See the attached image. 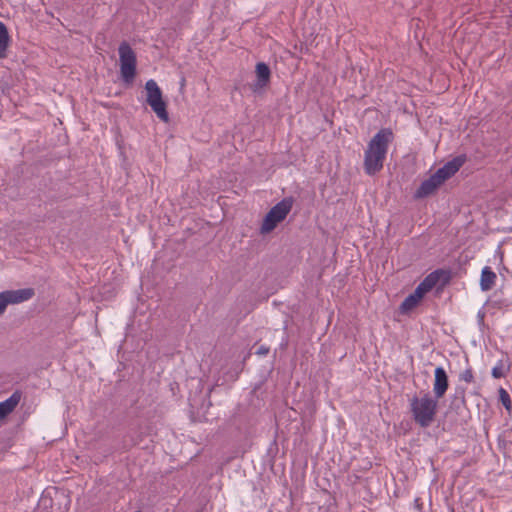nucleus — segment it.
<instances>
[{
    "label": "nucleus",
    "mask_w": 512,
    "mask_h": 512,
    "mask_svg": "<svg viewBox=\"0 0 512 512\" xmlns=\"http://www.w3.org/2000/svg\"><path fill=\"white\" fill-rule=\"evenodd\" d=\"M392 140L390 129H381L370 140L364 154V170L368 175H375L383 168L388 145Z\"/></svg>",
    "instance_id": "1"
},
{
    "label": "nucleus",
    "mask_w": 512,
    "mask_h": 512,
    "mask_svg": "<svg viewBox=\"0 0 512 512\" xmlns=\"http://www.w3.org/2000/svg\"><path fill=\"white\" fill-rule=\"evenodd\" d=\"M410 408L413 419L421 427L432 424L437 413V401L429 395L414 397L411 399Z\"/></svg>",
    "instance_id": "2"
},
{
    "label": "nucleus",
    "mask_w": 512,
    "mask_h": 512,
    "mask_svg": "<svg viewBox=\"0 0 512 512\" xmlns=\"http://www.w3.org/2000/svg\"><path fill=\"white\" fill-rule=\"evenodd\" d=\"M293 206L292 198H284L282 201L273 206L265 215L261 227V234L272 232L281 222L285 220Z\"/></svg>",
    "instance_id": "3"
},
{
    "label": "nucleus",
    "mask_w": 512,
    "mask_h": 512,
    "mask_svg": "<svg viewBox=\"0 0 512 512\" xmlns=\"http://www.w3.org/2000/svg\"><path fill=\"white\" fill-rule=\"evenodd\" d=\"M120 73L124 82L132 83L136 75V54L127 42H122L118 48Z\"/></svg>",
    "instance_id": "4"
},
{
    "label": "nucleus",
    "mask_w": 512,
    "mask_h": 512,
    "mask_svg": "<svg viewBox=\"0 0 512 512\" xmlns=\"http://www.w3.org/2000/svg\"><path fill=\"white\" fill-rule=\"evenodd\" d=\"M145 90L147 93L146 102L160 120L168 122L169 115L166 109V103L162 98V91L156 81L153 79L148 80L145 84Z\"/></svg>",
    "instance_id": "5"
},
{
    "label": "nucleus",
    "mask_w": 512,
    "mask_h": 512,
    "mask_svg": "<svg viewBox=\"0 0 512 512\" xmlns=\"http://www.w3.org/2000/svg\"><path fill=\"white\" fill-rule=\"evenodd\" d=\"M35 295L33 288L6 290L0 293V316L4 314L9 304H19L30 300Z\"/></svg>",
    "instance_id": "6"
},
{
    "label": "nucleus",
    "mask_w": 512,
    "mask_h": 512,
    "mask_svg": "<svg viewBox=\"0 0 512 512\" xmlns=\"http://www.w3.org/2000/svg\"><path fill=\"white\" fill-rule=\"evenodd\" d=\"M466 162V156L459 155L453 158L451 161H448L443 167L439 168L434 175L438 178V180L443 184L445 181L454 176L459 169Z\"/></svg>",
    "instance_id": "7"
},
{
    "label": "nucleus",
    "mask_w": 512,
    "mask_h": 512,
    "mask_svg": "<svg viewBox=\"0 0 512 512\" xmlns=\"http://www.w3.org/2000/svg\"><path fill=\"white\" fill-rule=\"evenodd\" d=\"M271 79V71L267 64L259 62L255 67V80L253 81L251 88L254 92H262L265 90Z\"/></svg>",
    "instance_id": "8"
},
{
    "label": "nucleus",
    "mask_w": 512,
    "mask_h": 512,
    "mask_svg": "<svg viewBox=\"0 0 512 512\" xmlns=\"http://www.w3.org/2000/svg\"><path fill=\"white\" fill-rule=\"evenodd\" d=\"M441 185L442 183L438 180V178L432 174L428 179L421 183L415 192V197L420 199L432 195L439 189Z\"/></svg>",
    "instance_id": "9"
},
{
    "label": "nucleus",
    "mask_w": 512,
    "mask_h": 512,
    "mask_svg": "<svg viewBox=\"0 0 512 512\" xmlns=\"http://www.w3.org/2000/svg\"><path fill=\"white\" fill-rule=\"evenodd\" d=\"M448 389V377L442 367H437L434 372L433 390L437 398L443 397Z\"/></svg>",
    "instance_id": "10"
},
{
    "label": "nucleus",
    "mask_w": 512,
    "mask_h": 512,
    "mask_svg": "<svg viewBox=\"0 0 512 512\" xmlns=\"http://www.w3.org/2000/svg\"><path fill=\"white\" fill-rule=\"evenodd\" d=\"M425 295L421 293L417 288L415 291L410 294L408 297L404 299V301L400 305V311L401 313H409L412 311L415 307H417L420 302L422 301L423 297Z\"/></svg>",
    "instance_id": "11"
},
{
    "label": "nucleus",
    "mask_w": 512,
    "mask_h": 512,
    "mask_svg": "<svg viewBox=\"0 0 512 512\" xmlns=\"http://www.w3.org/2000/svg\"><path fill=\"white\" fill-rule=\"evenodd\" d=\"M21 400V393L15 391L8 399L0 402V417L5 418L9 415L19 404Z\"/></svg>",
    "instance_id": "12"
},
{
    "label": "nucleus",
    "mask_w": 512,
    "mask_h": 512,
    "mask_svg": "<svg viewBox=\"0 0 512 512\" xmlns=\"http://www.w3.org/2000/svg\"><path fill=\"white\" fill-rule=\"evenodd\" d=\"M497 276L490 267H484L481 271L480 288L482 291L491 290L496 283Z\"/></svg>",
    "instance_id": "13"
},
{
    "label": "nucleus",
    "mask_w": 512,
    "mask_h": 512,
    "mask_svg": "<svg viewBox=\"0 0 512 512\" xmlns=\"http://www.w3.org/2000/svg\"><path fill=\"white\" fill-rule=\"evenodd\" d=\"M442 272L434 271L424 278V280L417 286V289L422 294L426 295L433 287L439 282Z\"/></svg>",
    "instance_id": "14"
},
{
    "label": "nucleus",
    "mask_w": 512,
    "mask_h": 512,
    "mask_svg": "<svg viewBox=\"0 0 512 512\" xmlns=\"http://www.w3.org/2000/svg\"><path fill=\"white\" fill-rule=\"evenodd\" d=\"M10 43V36L7 27L0 21V59L7 57V48Z\"/></svg>",
    "instance_id": "15"
},
{
    "label": "nucleus",
    "mask_w": 512,
    "mask_h": 512,
    "mask_svg": "<svg viewBox=\"0 0 512 512\" xmlns=\"http://www.w3.org/2000/svg\"><path fill=\"white\" fill-rule=\"evenodd\" d=\"M460 379L466 383H471L474 379L472 371L470 369L463 371L460 375Z\"/></svg>",
    "instance_id": "16"
},
{
    "label": "nucleus",
    "mask_w": 512,
    "mask_h": 512,
    "mask_svg": "<svg viewBox=\"0 0 512 512\" xmlns=\"http://www.w3.org/2000/svg\"><path fill=\"white\" fill-rule=\"evenodd\" d=\"M501 399H502L503 404L506 406V408L509 409L508 404L510 402V399H509L508 394L504 390H501Z\"/></svg>",
    "instance_id": "17"
},
{
    "label": "nucleus",
    "mask_w": 512,
    "mask_h": 512,
    "mask_svg": "<svg viewBox=\"0 0 512 512\" xmlns=\"http://www.w3.org/2000/svg\"><path fill=\"white\" fill-rule=\"evenodd\" d=\"M268 352H269V348H268V347H265V346H261V347H259V349L257 350V354H258V355H266Z\"/></svg>",
    "instance_id": "18"
},
{
    "label": "nucleus",
    "mask_w": 512,
    "mask_h": 512,
    "mask_svg": "<svg viewBox=\"0 0 512 512\" xmlns=\"http://www.w3.org/2000/svg\"><path fill=\"white\" fill-rule=\"evenodd\" d=\"M492 375L495 377V378H500L502 376L501 372L497 369V368H494L493 371H492Z\"/></svg>",
    "instance_id": "19"
},
{
    "label": "nucleus",
    "mask_w": 512,
    "mask_h": 512,
    "mask_svg": "<svg viewBox=\"0 0 512 512\" xmlns=\"http://www.w3.org/2000/svg\"><path fill=\"white\" fill-rule=\"evenodd\" d=\"M508 24H509V25H512V14L510 15V19H509Z\"/></svg>",
    "instance_id": "20"
},
{
    "label": "nucleus",
    "mask_w": 512,
    "mask_h": 512,
    "mask_svg": "<svg viewBox=\"0 0 512 512\" xmlns=\"http://www.w3.org/2000/svg\"><path fill=\"white\" fill-rule=\"evenodd\" d=\"M0 419H2V417H0Z\"/></svg>",
    "instance_id": "21"
}]
</instances>
